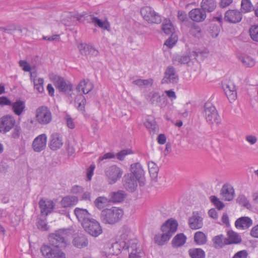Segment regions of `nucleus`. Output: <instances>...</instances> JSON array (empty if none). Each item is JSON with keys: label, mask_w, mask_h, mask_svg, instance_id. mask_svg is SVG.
<instances>
[{"label": "nucleus", "mask_w": 258, "mask_h": 258, "mask_svg": "<svg viewBox=\"0 0 258 258\" xmlns=\"http://www.w3.org/2000/svg\"><path fill=\"white\" fill-rule=\"evenodd\" d=\"M178 224L176 221L173 219L168 220L162 225L161 228L162 234L158 233L154 236L155 242L159 245L165 244L175 233Z\"/></svg>", "instance_id": "nucleus-1"}, {"label": "nucleus", "mask_w": 258, "mask_h": 258, "mask_svg": "<svg viewBox=\"0 0 258 258\" xmlns=\"http://www.w3.org/2000/svg\"><path fill=\"white\" fill-rule=\"evenodd\" d=\"M123 214V211L121 209L113 207L102 211L100 214V220L105 224L114 225L121 220Z\"/></svg>", "instance_id": "nucleus-2"}, {"label": "nucleus", "mask_w": 258, "mask_h": 258, "mask_svg": "<svg viewBox=\"0 0 258 258\" xmlns=\"http://www.w3.org/2000/svg\"><path fill=\"white\" fill-rule=\"evenodd\" d=\"M52 80L56 88L60 92L64 93L71 103L74 95L72 83L58 76H54Z\"/></svg>", "instance_id": "nucleus-3"}, {"label": "nucleus", "mask_w": 258, "mask_h": 258, "mask_svg": "<svg viewBox=\"0 0 258 258\" xmlns=\"http://www.w3.org/2000/svg\"><path fill=\"white\" fill-rule=\"evenodd\" d=\"M67 230L60 229L49 236L50 244L54 247L64 248L66 247Z\"/></svg>", "instance_id": "nucleus-4"}, {"label": "nucleus", "mask_w": 258, "mask_h": 258, "mask_svg": "<svg viewBox=\"0 0 258 258\" xmlns=\"http://www.w3.org/2000/svg\"><path fill=\"white\" fill-rule=\"evenodd\" d=\"M202 113L207 121L210 124H218L220 122V117L215 107L211 102L205 103Z\"/></svg>", "instance_id": "nucleus-5"}, {"label": "nucleus", "mask_w": 258, "mask_h": 258, "mask_svg": "<svg viewBox=\"0 0 258 258\" xmlns=\"http://www.w3.org/2000/svg\"><path fill=\"white\" fill-rule=\"evenodd\" d=\"M140 13L143 19L149 23L158 24L161 22V16L150 7L142 8Z\"/></svg>", "instance_id": "nucleus-6"}, {"label": "nucleus", "mask_w": 258, "mask_h": 258, "mask_svg": "<svg viewBox=\"0 0 258 258\" xmlns=\"http://www.w3.org/2000/svg\"><path fill=\"white\" fill-rule=\"evenodd\" d=\"M35 117L39 124L46 125L51 122L52 114L47 107L42 106L36 109Z\"/></svg>", "instance_id": "nucleus-7"}, {"label": "nucleus", "mask_w": 258, "mask_h": 258, "mask_svg": "<svg viewBox=\"0 0 258 258\" xmlns=\"http://www.w3.org/2000/svg\"><path fill=\"white\" fill-rule=\"evenodd\" d=\"M84 230L92 236L96 237L102 233V228L100 223L92 218L82 226Z\"/></svg>", "instance_id": "nucleus-8"}, {"label": "nucleus", "mask_w": 258, "mask_h": 258, "mask_svg": "<svg viewBox=\"0 0 258 258\" xmlns=\"http://www.w3.org/2000/svg\"><path fill=\"white\" fill-rule=\"evenodd\" d=\"M123 171L115 165L107 167L105 170V175L109 184H114L122 176Z\"/></svg>", "instance_id": "nucleus-9"}, {"label": "nucleus", "mask_w": 258, "mask_h": 258, "mask_svg": "<svg viewBox=\"0 0 258 258\" xmlns=\"http://www.w3.org/2000/svg\"><path fill=\"white\" fill-rule=\"evenodd\" d=\"M60 248L43 245L41 246L40 250L42 255L45 258H66L65 253Z\"/></svg>", "instance_id": "nucleus-10"}, {"label": "nucleus", "mask_w": 258, "mask_h": 258, "mask_svg": "<svg viewBox=\"0 0 258 258\" xmlns=\"http://www.w3.org/2000/svg\"><path fill=\"white\" fill-rule=\"evenodd\" d=\"M87 20L92 23L95 27L100 28L103 31L110 32L111 31V25L107 17L100 19L94 15H90Z\"/></svg>", "instance_id": "nucleus-11"}, {"label": "nucleus", "mask_w": 258, "mask_h": 258, "mask_svg": "<svg viewBox=\"0 0 258 258\" xmlns=\"http://www.w3.org/2000/svg\"><path fill=\"white\" fill-rule=\"evenodd\" d=\"M131 173L134 176L139 183L140 186H142L145 184V172L141 165L139 163L133 164L131 166Z\"/></svg>", "instance_id": "nucleus-12"}, {"label": "nucleus", "mask_w": 258, "mask_h": 258, "mask_svg": "<svg viewBox=\"0 0 258 258\" xmlns=\"http://www.w3.org/2000/svg\"><path fill=\"white\" fill-rule=\"evenodd\" d=\"M16 123V120L12 115H6L0 118V132L6 133L9 132Z\"/></svg>", "instance_id": "nucleus-13"}, {"label": "nucleus", "mask_w": 258, "mask_h": 258, "mask_svg": "<svg viewBox=\"0 0 258 258\" xmlns=\"http://www.w3.org/2000/svg\"><path fill=\"white\" fill-rule=\"evenodd\" d=\"M47 137L45 134H42L36 137L33 141L32 147L36 152H40L46 147Z\"/></svg>", "instance_id": "nucleus-14"}, {"label": "nucleus", "mask_w": 258, "mask_h": 258, "mask_svg": "<svg viewBox=\"0 0 258 258\" xmlns=\"http://www.w3.org/2000/svg\"><path fill=\"white\" fill-rule=\"evenodd\" d=\"M178 80L175 68L172 66H168L165 72L164 76L162 79V83H176Z\"/></svg>", "instance_id": "nucleus-15"}, {"label": "nucleus", "mask_w": 258, "mask_h": 258, "mask_svg": "<svg viewBox=\"0 0 258 258\" xmlns=\"http://www.w3.org/2000/svg\"><path fill=\"white\" fill-rule=\"evenodd\" d=\"M39 206L40 209L41 216H44L45 217L52 212L55 205L51 200L42 199L39 202Z\"/></svg>", "instance_id": "nucleus-16"}, {"label": "nucleus", "mask_w": 258, "mask_h": 258, "mask_svg": "<svg viewBox=\"0 0 258 258\" xmlns=\"http://www.w3.org/2000/svg\"><path fill=\"white\" fill-rule=\"evenodd\" d=\"M189 227L194 230L201 228L203 225V218L199 212H194L188 219Z\"/></svg>", "instance_id": "nucleus-17"}, {"label": "nucleus", "mask_w": 258, "mask_h": 258, "mask_svg": "<svg viewBox=\"0 0 258 258\" xmlns=\"http://www.w3.org/2000/svg\"><path fill=\"white\" fill-rule=\"evenodd\" d=\"M74 214L82 226L85 223H87L92 218L91 215L85 209L76 208L74 210Z\"/></svg>", "instance_id": "nucleus-18"}, {"label": "nucleus", "mask_w": 258, "mask_h": 258, "mask_svg": "<svg viewBox=\"0 0 258 258\" xmlns=\"http://www.w3.org/2000/svg\"><path fill=\"white\" fill-rule=\"evenodd\" d=\"M62 136L58 133H53L50 137L49 147L53 151L60 149L63 145Z\"/></svg>", "instance_id": "nucleus-19"}, {"label": "nucleus", "mask_w": 258, "mask_h": 258, "mask_svg": "<svg viewBox=\"0 0 258 258\" xmlns=\"http://www.w3.org/2000/svg\"><path fill=\"white\" fill-rule=\"evenodd\" d=\"M223 88L229 101L230 102L234 101L237 98V92L234 84L228 82L223 85Z\"/></svg>", "instance_id": "nucleus-20"}, {"label": "nucleus", "mask_w": 258, "mask_h": 258, "mask_svg": "<svg viewBox=\"0 0 258 258\" xmlns=\"http://www.w3.org/2000/svg\"><path fill=\"white\" fill-rule=\"evenodd\" d=\"M188 16L191 20L196 22H202L206 19L207 17L206 13L200 8L192 9L188 13Z\"/></svg>", "instance_id": "nucleus-21"}, {"label": "nucleus", "mask_w": 258, "mask_h": 258, "mask_svg": "<svg viewBox=\"0 0 258 258\" xmlns=\"http://www.w3.org/2000/svg\"><path fill=\"white\" fill-rule=\"evenodd\" d=\"M137 181L138 180L133 175L127 174L124 176L123 186L127 190L133 192L137 187Z\"/></svg>", "instance_id": "nucleus-22"}, {"label": "nucleus", "mask_w": 258, "mask_h": 258, "mask_svg": "<svg viewBox=\"0 0 258 258\" xmlns=\"http://www.w3.org/2000/svg\"><path fill=\"white\" fill-rule=\"evenodd\" d=\"M220 194L225 201H231L234 198V189L230 184H225L223 185Z\"/></svg>", "instance_id": "nucleus-23"}, {"label": "nucleus", "mask_w": 258, "mask_h": 258, "mask_svg": "<svg viewBox=\"0 0 258 258\" xmlns=\"http://www.w3.org/2000/svg\"><path fill=\"white\" fill-rule=\"evenodd\" d=\"M128 248L129 246L127 245V242L126 241H116L112 244L111 247H110V253L117 255L120 252L121 249L125 250V248Z\"/></svg>", "instance_id": "nucleus-24"}, {"label": "nucleus", "mask_w": 258, "mask_h": 258, "mask_svg": "<svg viewBox=\"0 0 258 258\" xmlns=\"http://www.w3.org/2000/svg\"><path fill=\"white\" fill-rule=\"evenodd\" d=\"M84 18L81 15H72L69 14L63 19V23L64 25L71 26L75 25L77 24V22H81L84 20Z\"/></svg>", "instance_id": "nucleus-25"}, {"label": "nucleus", "mask_w": 258, "mask_h": 258, "mask_svg": "<svg viewBox=\"0 0 258 258\" xmlns=\"http://www.w3.org/2000/svg\"><path fill=\"white\" fill-rule=\"evenodd\" d=\"M252 224V220L248 217L239 218L235 222V227L240 229H246L250 227Z\"/></svg>", "instance_id": "nucleus-26"}, {"label": "nucleus", "mask_w": 258, "mask_h": 258, "mask_svg": "<svg viewBox=\"0 0 258 258\" xmlns=\"http://www.w3.org/2000/svg\"><path fill=\"white\" fill-rule=\"evenodd\" d=\"M127 245L129 246L128 248H125V249H127L128 251L130 252L129 258L130 257V255L132 253H134V255L136 256V257L139 258L141 257L140 254H143L141 251H138V241L137 239H132L130 240H127Z\"/></svg>", "instance_id": "nucleus-27"}, {"label": "nucleus", "mask_w": 258, "mask_h": 258, "mask_svg": "<svg viewBox=\"0 0 258 258\" xmlns=\"http://www.w3.org/2000/svg\"><path fill=\"white\" fill-rule=\"evenodd\" d=\"M94 86L93 83L88 80H83L80 81L77 87V90L79 91H82L85 94L89 93L93 89Z\"/></svg>", "instance_id": "nucleus-28"}, {"label": "nucleus", "mask_w": 258, "mask_h": 258, "mask_svg": "<svg viewBox=\"0 0 258 258\" xmlns=\"http://www.w3.org/2000/svg\"><path fill=\"white\" fill-rule=\"evenodd\" d=\"M241 18V14L236 10H229L225 13V19L231 23L239 22Z\"/></svg>", "instance_id": "nucleus-29"}, {"label": "nucleus", "mask_w": 258, "mask_h": 258, "mask_svg": "<svg viewBox=\"0 0 258 258\" xmlns=\"http://www.w3.org/2000/svg\"><path fill=\"white\" fill-rule=\"evenodd\" d=\"M217 6L215 0H202L201 3V9L206 13L212 12L216 9Z\"/></svg>", "instance_id": "nucleus-30"}, {"label": "nucleus", "mask_w": 258, "mask_h": 258, "mask_svg": "<svg viewBox=\"0 0 258 258\" xmlns=\"http://www.w3.org/2000/svg\"><path fill=\"white\" fill-rule=\"evenodd\" d=\"M191 51H189L187 54L183 55H176L173 58V62L174 64L177 62L185 64L190 62L191 59L194 58L193 56H191Z\"/></svg>", "instance_id": "nucleus-31"}, {"label": "nucleus", "mask_w": 258, "mask_h": 258, "mask_svg": "<svg viewBox=\"0 0 258 258\" xmlns=\"http://www.w3.org/2000/svg\"><path fill=\"white\" fill-rule=\"evenodd\" d=\"M12 109L14 113L17 115H20L24 111L25 103L23 101L18 100L14 103L12 102Z\"/></svg>", "instance_id": "nucleus-32"}, {"label": "nucleus", "mask_w": 258, "mask_h": 258, "mask_svg": "<svg viewBox=\"0 0 258 258\" xmlns=\"http://www.w3.org/2000/svg\"><path fill=\"white\" fill-rule=\"evenodd\" d=\"M26 28L22 27L19 25L15 24H10L5 26L0 27V31H27Z\"/></svg>", "instance_id": "nucleus-33"}, {"label": "nucleus", "mask_w": 258, "mask_h": 258, "mask_svg": "<svg viewBox=\"0 0 258 258\" xmlns=\"http://www.w3.org/2000/svg\"><path fill=\"white\" fill-rule=\"evenodd\" d=\"M145 125L149 130L151 134H155L158 131L156 122L152 117H149L145 122Z\"/></svg>", "instance_id": "nucleus-34"}, {"label": "nucleus", "mask_w": 258, "mask_h": 258, "mask_svg": "<svg viewBox=\"0 0 258 258\" xmlns=\"http://www.w3.org/2000/svg\"><path fill=\"white\" fill-rule=\"evenodd\" d=\"M78 201L75 196H67L61 201V205L63 207L67 208L75 205Z\"/></svg>", "instance_id": "nucleus-35"}, {"label": "nucleus", "mask_w": 258, "mask_h": 258, "mask_svg": "<svg viewBox=\"0 0 258 258\" xmlns=\"http://www.w3.org/2000/svg\"><path fill=\"white\" fill-rule=\"evenodd\" d=\"M86 103V98L83 95L79 94L76 96L75 99V104L78 110L81 111H84Z\"/></svg>", "instance_id": "nucleus-36"}, {"label": "nucleus", "mask_w": 258, "mask_h": 258, "mask_svg": "<svg viewBox=\"0 0 258 258\" xmlns=\"http://www.w3.org/2000/svg\"><path fill=\"white\" fill-rule=\"evenodd\" d=\"M227 244H238L241 242V238L239 234L233 231H229L227 233Z\"/></svg>", "instance_id": "nucleus-37"}, {"label": "nucleus", "mask_w": 258, "mask_h": 258, "mask_svg": "<svg viewBox=\"0 0 258 258\" xmlns=\"http://www.w3.org/2000/svg\"><path fill=\"white\" fill-rule=\"evenodd\" d=\"M186 237L183 233L177 234L172 240L173 247H178L183 245L186 242Z\"/></svg>", "instance_id": "nucleus-38"}, {"label": "nucleus", "mask_w": 258, "mask_h": 258, "mask_svg": "<svg viewBox=\"0 0 258 258\" xmlns=\"http://www.w3.org/2000/svg\"><path fill=\"white\" fill-rule=\"evenodd\" d=\"M73 243L76 247L82 248L87 245L88 240L84 235H81L74 238Z\"/></svg>", "instance_id": "nucleus-39"}, {"label": "nucleus", "mask_w": 258, "mask_h": 258, "mask_svg": "<svg viewBox=\"0 0 258 258\" xmlns=\"http://www.w3.org/2000/svg\"><path fill=\"white\" fill-rule=\"evenodd\" d=\"M110 201L114 203H118L123 201L124 195L123 191L119 190L117 192H111L109 194Z\"/></svg>", "instance_id": "nucleus-40"}, {"label": "nucleus", "mask_w": 258, "mask_h": 258, "mask_svg": "<svg viewBox=\"0 0 258 258\" xmlns=\"http://www.w3.org/2000/svg\"><path fill=\"white\" fill-rule=\"evenodd\" d=\"M188 254L191 258H205V252L201 248H191L188 250Z\"/></svg>", "instance_id": "nucleus-41"}, {"label": "nucleus", "mask_w": 258, "mask_h": 258, "mask_svg": "<svg viewBox=\"0 0 258 258\" xmlns=\"http://www.w3.org/2000/svg\"><path fill=\"white\" fill-rule=\"evenodd\" d=\"M162 29L164 32H174V26L169 19H165L162 24Z\"/></svg>", "instance_id": "nucleus-42"}, {"label": "nucleus", "mask_w": 258, "mask_h": 258, "mask_svg": "<svg viewBox=\"0 0 258 258\" xmlns=\"http://www.w3.org/2000/svg\"><path fill=\"white\" fill-rule=\"evenodd\" d=\"M31 80L33 82L34 89L39 93H42L44 91L43 83L44 80L42 78H39L35 80L33 78L32 74H31Z\"/></svg>", "instance_id": "nucleus-43"}, {"label": "nucleus", "mask_w": 258, "mask_h": 258, "mask_svg": "<svg viewBox=\"0 0 258 258\" xmlns=\"http://www.w3.org/2000/svg\"><path fill=\"white\" fill-rule=\"evenodd\" d=\"M195 242L198 245H203L207 242V237L202 231H197L194 235Z\"/></svg>", "instance_id": "nucleus-44"}, {"label": "nucleus", "mask_w": 258, "mask_h": 258, "mask_svg": "<svg viewBox=\"0 0 258 258\" xmlns=\"http://www.w3.org/2000/svg\"><path fill=\"white\" fill-rule=\"evenodd\" d=\"M146 99L151 104H156L160 101V95L157 92L152 91L148 94Z\"/></svg>", "instance_id": "nucleus-45"}, {"label": "nucleus", "mask_w": 258, "mask_h": 258, "mask_svg": "<svg viewBox=\"0 0 258 258\" xmlns=\"http://www.w3.org/2000/svg\"><path fill=\"white\" fill-rule=\"evenodd\" d=\"M91 45V44H87L86 43H79L77 45V47L80 54L86 56H89Z\"/></svg>", "instance_id": "nucleus-46"}, {"label": "nucleus", "mask_w": 258, "mask_h": 258, "mask_svg": "<svg viewBox=\"0 0 258 258\" xmlns=\"http://www.w3.org/2000/svg\"><path fill=\"white\" fill-rule=\"evenodd\" d=\"M131 234L130 229L125 226H124L122 227L120 230V241H126L127 242V240H132V239L130 238V235Z\"/></svg>", "instance_id": "nucleus-47"}, {"label": "nucleus", "mask_w": 258, "mask_h": 258, "mask_svg": "<svg viewBox=\"0 0 258 258\" xmlns=\"http://www.w3.org/2000/svg\"><path fill=\"white\" fill-rule=\"evenodd\" d=\"M148 168L149 173L152 178H156L159 171L157 164L153 161H150L148 163Z\"/></svg>", "instance_id": "nucleus-48"}, {"label": "nucleus", "mask_w": 258, "mask_h": 258, "mask_svg": "<svg viewBox=\"0 0 258 258\" xmlns=\"http://www.w3.org/2000/svg\"><path fill=\"white\" fill-rule=\"evenodd\" d=\"M236 201L239 204L242 205L247 209H250L252 207L248 200L244 195H240L238 196Z\"/></svg>", "instance_id": "nucleus-49"}, {"label": "nucleus", "mask_w": 258, "mask_h": 258, "mask_svg": "<svg viewBox=\"0 0 258 258\" xmlns=\"http://www.w3.org/2000/svg\"><path fill=\"white\" fill-rule=\"evenodd\" d=\"M209 53V51L206 48L200 49L199 48L194 49L191 51V56H193L196 59L199 55L202 57H206Z\"/></svg>", "instance_id": "nucleus-50"}, {"label": "nucleus", "mask_w": 258, "mask_h": 258, "mask_svg": "<svg viewBox=\"0 0 258 258\" xmlns=\"http://www.w3.org/2000/svg\"><path fill=\"white\" fill-rule=\"evenodd\" d=\"M178 39V38L176 33H171L170 37L165 41L164 45L169 48H171L176 43Z\"/></svg>", "instance_id": "nucleus-51"}, {"label": "nucleus", "mask_w": 258, "mask_h": 258, "mask_svg": "<svg viewBox=\"0 0 258 258\" xmlns=\"http://www.w3.org/2000/svg\"><path fill=\"white\" fill-rule=\"evenodd\" d=\"M239 59L243 64L247 67H252L255 64L254 59L249 56H240Z\"/></svg>", "instance_id": "nucleus-52"}, {"label": "nucleus", "mask_w": 258, "mask_h": 258, "mask_svg": "<svg viewBox=\"0 0 258 258\" xmlns=\"http://www.w3.org/2000/svg\"><path fill=\"white\" fill-rule=\"evenodd\" d=\"M109 200L104 197H99L97 198L94 201V204L97 208L99 209H103L105 205L108 203Z\"/></svg>", "instance_id": "nucleus-53"}, {"label": "nucleus", "mask_w": 258, "mask_h": 258, "mask_svg": "<svg viewBox=\"0 0 258 258\" xmlns=\"http://www.w3.org/2000/svg\"><path fill=\"white\" fill-rule=\"evenodd\" d=\"M133 83L138 86L151 85L153 83V80L149 79H137L133 81Z\"/></svg>", "instance_id": "nucleus-54"}, {"label": "nucleus", "mask_w": 258, "mask_h": 258, "mask_svg": "<svg viewBox=\"0 0 258 258\" xmlns=\"http://www.w3.org/2000/svg\"><path fill=\"white\" fill-rule=\"evenodd\" d=\"M241 10L244 13H247L250 11L252 6L249 0H242L241 1Z\"/></svg>", "instance_id": "nucleus-55"}, {"label": "nucleus", "mask_w": 258, "mask_h": 258, "mask_svg": "<svg viewBox=\"0 0 258 258\" xmlns=\"http://www.w3.org/2000/svg\"><path fill=\"white\" fill-rule=\"evenodd\" d=\"M133 151L131 149H124L116 154V158L120 161H122L124 160L125 157L131 154H133Z\"/></svg>", "instance_id": "nucleus-56"}, {"label": "nucleus", "mask_w": 258, "mask_h": 258, "mask_svg": "<svg viewBox=\"0 0 258 258\" xmlns=\"http://www.w3.org/2000/svg\"><path fill=\"white\" fill-rule=\"evenodd\" d=\"M211 202L214 205L218 210L222 209L224 207V204L220 201L216 196H212L210 197Z\"/></svg>", "instance_id": "nucleus-57"}, {"label": "nucleus", "mask_w": 258, "mask_h": 258, "mask_svg": "<svg viewBox=\"0 0 258 258\" xmlns=\"http://www.w3.org/2000/svg\"><path fill=\"white\" fill-rule=\"evenodd\" d=\"M46 220L45 218L43 219H39L38 220L37 226L39 229L42 231H46L48 230V227L46 224Z\"/></svg>", "instance_id": "nucleus-58"}, {"label": "nucleus", "mask_w": 258, "mask_h": 258, "mask_svg": "<svg viewBox=\"0 0 258 258\" xmlns=\"http://www.w3.org/2000/svg\"><path fill=\"white\" fill-rule=\"evenodd\" d=\"M19 64L24 71L30 72L31 67L26 60H21L19 61Z\"/></svg>", "instance_id": "nucleus-59"}, {"label": "nucleus", "mask_w": 258, "mask_h": 258, "mask_svg": "<svg viewBox=\"0 0 258 258\" xmlns=\"http://www.w3.org/2000/svg\"><path fill=\"white\" fill-rule=\"evenodd\" d=\"M67 126L71 129L75 128V125L73 118L70 115L67 114L64 117Z\"/></svg>", "instance_id": "nucleus-60"}, {"label": "nucleus", "mask_w": 258, "mask_h": 258, "mask_svg": "<svg viewBox=\"0 0 258 258\" xmlns=\"http://www.w3.org/2000/svg\"><path fill=\"white\" fill-rule=\"evenodd\" d=\"M21 134V128L19 126H15L12 133V137L14 139H18Z\"/></svg>", "instance_id": "nucleus-61"}, {"label": "nucleus", "mask_w": 258, "mask_h": 258, "mask_svg": "<svg viewBox=\"0 0 258 258\" xmlns=\"http://www.w3.org/2000/svg\"><path fill=\"white\" fill-rule=\"evenodd\" d=\"M95 168L94 164H91L87 169V178L88 180H91L94 174V170Z\"/></svg>", "instance_id": "nucleus-62"}, {"label": "nucleus", "mask_w": 258, "mask_h": 258, "mask_svg": "<svg viewBox=\"0 0 258 258\" xmlns=\"http://www.w3.org/2000/svg\"><path fill=\"white\" fill-rule=\"evenodd\" d=\"M245 140L250 145H254L256 143L257 139L256 136L250 135L245 136Z\"/></svg>", "instance_id": "nucleus-63"}, {"label": "nucleus", "mask_w": 258, "mask_h": 258, "mask_svg": "<svg viewBox=\"0 0 258 258\" xmlns=\"http://www.w3.org/2000/svg\"><path fill=\"white\" fill-rule=\"evenodd\" d=\"M247 252L246 250H240L236 253L232 258H247Z\"/></svg>", "instance_id": "nucleus-64"}]
</instances>
